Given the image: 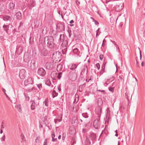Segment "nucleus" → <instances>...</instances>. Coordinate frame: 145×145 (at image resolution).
<instances>
[{
    "label": "nucleus",
    "instance_id": "49",
    "mask_svg": "<svg viewBox=\"0 0 145 145\" xmlns=\"http://www.w3.org/2000/svg\"><path fill=\"white\" fill-rule=\"evenodd\" d=\"M35 142H39V139L38 138V137H37L35 139Z\"/></svg>",
    "mask_w": 145,
    "mask_h": 145
},
{
    "label": "nucleus",
    "instance_id": "54",
    "mask_svg": "<svg viewBox=\"0 0 145 145\" xmlns=\"http://www.w3.org/2000/svg\"><path fill=\"white\" fill-rule=\"evenodd\" d=\"M108 84L109 83H107L106 82L104 84V86L106 87L107 86V85H108Z\"/></svg>",
    "mask_w": 145,
    "mask_h": 145
},
{
    "label": "nucleus",
    "instance_id": "35",
    "mask_svg": "<svg viewBox=\"0 0 145 145\" xmlns=\"http://www.w3.org/2000/svg\"><path fill=\"white\" fill-rule=\"evenodd\" d=\"M110 41L113 43V44H114L116 47L118 46V45L116 43V42L114 41H113L111 40H110Z\"/></svg>",
    "mask_w": 145,
    "mask_h": 145
},
{
    "label": "nucleus",
    "instance_id": "55",
    "mask_svg": "<svg viewBox=\"0 0 145 145\" xmlns=\"http://www.w3.org/2000/svg\"><path fill=\"white\" fill-rule=\"evenodd\" d=\"M106 111H107V113L108 114L109 112H110L109 108H107L106 110Z\"/></svg>",
    "mask_w": 145,
    "mask_h": 145
},
{
    "label": "nucleus",
    "instance_id": "52",
    "mask_svg": "<svg viewBox=\"0 0 145 145\" xmlns=\"http://www.w3.org/2000/svg\"><path fill=\"white\" fill-rule=\"evenodd\" d=\"M106 44L105 43H103L102 45V47H104L106 45Z\"/></svg>",
    "mask_w": 145,
    "mask_h": 145
},
{
    "label": "nucleus",
    "instance_id": "21",
    "mask_svg": "<svg viewBox=\"0 0 145 145\" xmlns=\"http://www.w3.org/2000/svg\"><path fill=\"white\" fill-rule=\"evenodd\" d=\"M46 67L47 68L49 69H50L53 68V67L52 66V64L51 63L48 64L46 66Z\"/></svg>",
    "mask_w": 145,
    "mask_h": 145
},
{
    "label": "nucleus",
    "instance_id": "28",
    "mask_svg": "<svg viewBox=\"0 0 145 145\" xmlns=\"http://www.w3.org/2000/svg\"><path fill=\"white\" fill-rule=\"evenodd\" d=\"M37 86L39 89V91H40L42 88V85L41 84H38L37 85Z\"/></svg>",
    "mask_w": 145,
    "mask_h": 145
},
{
    "label": "nucleus",
    "instance_id": "60",
    "mask_svg": "<svg viewBox=\"0 0 145 145\" xmlns=\"http://www.w3.org/2000/svg\"><path fill=\"white\" fill-rule=\"evenodd\" d=\"M76 101V98L75 97V98L74 99V102H73V104L75 103Z\"/></svg>",
    "mask_w": 145,
    "mask_h": 145
},
{
    "label": "nucleus",
    "instance_id": "13",
    "mask_svg": "<svg viewBox=\"0 0 145 145\" xmlns=\"http://www.w3.org/2000/svg\"><path fill=\"white\" fill-rule=\"evenodd\" d=\"M16 16L17 19L18 20H20L22 18V15L20 11H18L16 14Z\"/></svg>",
    "mask_w": 145,
    "mask_h": 145
},
{
    "label": "nucleus",
    "instance_id": "26",
    "mask_svg": "<svg viewBox=\"0 0 145 145\" xmlns=\"http://www.w3.org/2000/svg\"><path fill=\"white\" fill-rule=\"evenodd\" d=\"M9 26L8 25H6L5 26V29H4V30L6 31L7 33H8V31L9 30Z\"/></svg>",
    "mask_w": 145,
    "mask_h": 145
},
{
    "label": "nucleus",
    "instance_id": "42",
    "mask_svg": "<svg viewBox=\"0 0 145 145\" xmlns=\"http://www.w3.org/2000/svg\"><path fill=\"white\" fill-rule=\"evenodd\" d=\"M82 115L83 116V117L85 118H88V116L87 115H86V114H82Z\"/></svg>",
    "mask_w": 145,
    "mask_h": 145
},
{
    "label": "nucleus",
    "instance_id": "39",
    "mask_svg": "<svg viewBox=\"0 0 145 145\" xmlns=\"http://www.w3.org/2000/svg\"><path fill=\"white\" fill-rule=\"evenodd\" d=\"M99 57L100 59L102 60L103 59V54H101L99 55Z\"/></svg>",
    "mask_w": 145,
    "mask_h": 145
},
{
    "label": "nucleus",
    "instance_id": "5",
    "mask_svg": "<svg viewBox=\"0 0 145 145\" xmlns=\"http://www.w3.org/2000/svg\"><path fill=\"white\" fill-rule=\"evenodd\" d=\"M37 73L38 75L42 77L45 76L46 73L45 70L42 68H39Z\"/></svg>",
    "mask_w": 145,
    "mask_h": 145
},
{
    "label": "nucleus",
    "instance_id": "14",
    "mask_svg": "<svg viewBox=\"0 0 145 145\" xmlns=\"http://www.w3.org/2000/svg\"><path fill=\"white\" fill-rule=\"evenodd\" d=\"M57 73L55 71H52L51 74V77L53 80L56 79L55 77L56 76Z\"/></svg>",
    "mask_w": 145,
    "mask_h": 145
},
{
    "label": "nucleus",
    "instance_id": "63",
    "mask_svg": "<svg viewBox=\"0 0 145 145\" xmlns=\"http://www.w3.org/2000/svg\"><path fill=\"white\" fill-rule=\"evenodd\" d=\"M6 25H5V24L3 25V28L4 29H5V26H6Z\"/></svg>",
    "mask_w": 145,
    "mask_h": 145
},
{
    "label": "nucleus",
    "instance_id": "1",
    "mask_svg": "<svg viewBox=\"0 0 145 145\" xmlns=\"http://www.w3.org/2000/svg\"><path fill=\"white\" fill-rule=\"evenodd\" d=\"M47 38L46 41L47 42V46L48 47L51 48H54L55 44L54 42V39L53 37H45V39Z\"/></svg>",
    "mask_w": 145,
    "mask_h": 145
},
{
    "label": "nucleus",
    "instance_id": "23",
    "mask_svg": "<svg viewBox=\"0 0 145 145\" xmlns=\"http://www.w3.org/2000/svg\"><path fill=\"white\" fill-rule=\"evenodd\" d=\"M51 83L50 80L48 79H47L46 82L45 84L48 86H50L51 84Z\"/></svg>",
    "mask_w": 145,
    "mask_h": 145
},
{
    "label": "nucleus",
    "instance_id": "61",
    "mask_svg": "<svg viewBox=\"0 0 145 145\" xmlns=\"http://www.w3.org/2000/svg\"><path fill=\"white\" fill-rule=\"evenodd\" d=\"M61 138V135H59L58 137V139H60Z\"/></svg>",
    "mask_w": 145,
    "mask_h": 145
},
{
    "label": "nucleus",
    "instance_id": "17",
    "mask_svg": "<svg viewBox=\"0 0 145 145\" xmlns=\"http://www.w3.org/2000/svg\"><path fill=\"white\" fill-rule=\"evenodd\" d=\"M40 52L42 55L44 56H46L48 54L47 51L44 48H43V49H42L41 51Z\"/></svg>",
    "mask_w": 145,
    "mask_h": 145
},
{
    "label": "nucleus",
    "instance_id": "22",
    "mask_svg": "<svg viewBox=\"0 0 145 145\" xmlns=\"http://www.w3.org/2000/svg\"><path fill=\"white\" fill-rule=\"evenodd\" d=\"M58 95V93L56 92L55 90H53L52 92V97L53 98H54L57 97Z\"/></svg>",
    "mask_w": 145,
    "mask_h": 145
},
{
    "label": "nucleus",
    "instance_id": "12",
    "mask_svg": "<svg viewBox=\"0 0 145 145\" xmlns=\"http://www.w3.org/2000/svg\"><path fill=\"white\" fill-rule=\"evenodd\" d=\"M3 20L5 21H10L12 20V18L10 16L7 15H5L3 17Z\"/></svg>",
    "mask_w": 145,
    "mask_h": 145
},
{
    "label": "nucleus",
    "instance_id": "41",
    "mask_svg": "<svg viewBox=\"0 0 145 145\" xmlns=\"http://www.w3.org/2000/svg\"><path fill=\"white\" fill-rule=\"evenodd\" d=\"M5 135H4L1 138V141H4L5 139Z\"/></svg>",
    "mask_w": 145,
    "mask_h": 145
},
{
    "label": "nucleus",
    "instance_id": "62",
    "mask_svg": "<svg viewBox=\"0 0 145 145\" xmlns=\"http://www.w3.org/2000/svg\"><path fill=\"white\" fill-rule=\"evenodd\" d=\"M54 122L55 124H56L57 123V121L56 119H54Z\"/></svg>",
    "mask_w": 145,
    "mask_h": 145
},
{
    "label": "nucleus",
    "instance_id": "31",
    "mask_svg": "<svg viewBox=\"0 0 145 145\" xmlns=\"http://www.w3.org/2000/svg\"><path fill=\"white\" fill-rule=\"evenodd\" d=\"M24 96L26 99H27V100L29 101V97L28 96L27 94V93H25Z\"/></svg>",
    "mask_w": 145,
    "mask_h": 145
},
{
    "label": "nucleus",
    "instance_id": "2",
    "mask_svg": "<svg viewBox=\"0 0 145 145\" xmlns=\"http://www.w3.org/2000/svg\"><path fill=\"white\" fill-rule=\"evenodd\" d=\"M67 37L63 34H61L60 35L59 40L60 42H62L61 44L63 46V44L65 46H67L68 45V41Z\"/></svg>",
    "mask_w": 145,
    "mask_h": 145
},
{
    "label": "nucleus",
    "instance_id": "7",
    "mask_svg": "<svg viewBox=\"0 0 145 145\" xmlns=\"http://www.w3.org/2000/svg\"><path fill=\"white\" fill-rule=\"evenodd\" d=\"M25 70L23 69L20 70L19 75L20 78L21 79H24L25 78Z\"/></svg>",
    "mask_w": 145,
    "mask_h": 145
},
{
    "label": "nucleus",
    "instance_id": "19",
    "mask_svg": "<svg viewBox=\"0 0 145 145\" xmlns=\"http://www.w3.org/2000/svg\"><path fill=\"white\" fill-rule=\"evenodd\" d=\"M63 68V65L61 64L58 65L57 67V71H61Z\"/></svg>",
    "mask_w": 145,
    "mask_h": 145
},
{
    "label": "nucleus",
    "instance_id": "56",
    "mask_svg": "<svg viewBox=\"0 0 145 145\" xmlns=\"http://www.w3.org/2000/svg\"><path fill=\"white\" fill-rule=\"evenodd\" d=\"M4 124V123L3 122H2V123L1 128H4V125H3Z\"/></svg>",
    "mask_w": 145,
    "mask_h": 145
},
{
    "label": "nucleus",
    "instance_id": "58",
    "mask_svg": "<svg viewBox=\"0 0 145 145\" xmlns=\"http://www.w3.org/2000/svg\"><path fill=\"white\" fill-rule=\"evenodd\" d=\"M2 91L4 92V93H6V90L4 88L2 89Z\"/></svg>",
    "mask_w": 145,
    "mask_h": 145
},
{
    "label": "nucleus",
    "instance_id": "9",
    "mask_svg": "<svg viewBox=\"0 0 145 145\" xmlns=\"http://www.w3.org/2000/svg\"><path fill=\"white\" fill-rule=\"evenodd\" d=\"M35 61L34 59H32L31 61V65L29 67V68L30 69L33 70L35 69L36 68V66L35 65Z\"/></svg>",
    "mask_w": 145,
    "mask_h": 145
},
{
    "label": "nucleus",
    "instance_id": "29",
    "mask_svg": "<svg viewBox=\"0 0 145 145\" xmlns=\"http://www.w3.org/2000/svg\"><path fill=\"white\" fill-rule=\"evenodd\" d=\"M62 117L60 115H58V118L56 119L57 121H58L59 122H61L62 120Z\"/></svg>",
    "mask_w": 145,
    "mask_h": 145
},
{
    "label": "nucleus",
    "instance_id": "4",
    "mask_svg": "<svg viewBox=\"0 0 145 145\" xmlns=\"http://www.w3.org/2000/svg\"><path fill=\"white\" fill-rule=\"evenodd\" d=\"M95 117L100 118L101 113V108L100 106H97L95 110Z\"/></svg>",
    "mask_w": 145,
    "mask_h": 145
},
{
    "label": "nucleus",
    "instance_id": "3",
    "mask_svg": "<svg viewBox=\"0 0 145 145\" xmlns=\"http://www.w3.org/2000/svg\"><path fill=\"white\" fill-rule=\"evenodd\" d=\"M100 118L95 117L93 121V126L96 129H98L100 127Z\"/></svg>",
    "mask_w": 145,
    "mask_h": 145
},
{
    "label": "nucleus",
    "instance_id": "44",
    "mask_svg": "<svg viewBox=\"0 0 145 145\" xmlns=\"http://www.w3.org/2000/svg\"><path fill=\"white\" fill-rule=\"evenodd\" d=\"M73 74H74V77H73V79H76V74L75 73H73Z\"/></svg>",
    "mask_w": 145,
    "mask_h": 145
},
{
    "label": "nucleus",
    "instance_id": "46",
    "mask_svg": "<svg viewBox=\"0 0 145 145\" xmlns=\"http://www.w3.org/2000/svg\"><path fill=\"white\" fill-rule=\"evenodd\" d=\"M76 2L78 5H79L80 4V2L78 0H76Z\"/></svg>",
    "mask_w": 145,
    "mask_h": 145
},
{
    "label": "nucleus",
    "instance_id": "64",
    "mask_svg": "<svg viewBox=\"0 0 145 145\" xmlns=\"http://www.w3.org/2000/svg\"><path fill=\"white\" fill-rule=\"evenodd\" d=\"M106 42V41L105 39H104L103 41V43H105Z\"/></svg>",
    "mask_w": 145,
    "mask_h": 145
},
{
    "label": "nucleus",
    "instance_id": "47",
    "mask_svg": "<svg viewBox=\"0 0 145 145\" xmlns=\"http://www.w3.org/2000/svg\"><path fill=\"white\" fill-rule=\"evenodd\" d=\"M115 132L116 133V134L115 135V136H116V137H118V131H117V130L115 131Z\"/></svg>",
    "mask_w": 145,
    "mask_h": 145
},
{
    "label": "nucleus",
    "instance_id": "11",
    "mask_svg": "<svg viewBox=\"0 0 145 145\" xmlns=\"http://www.w3.org/2000/svg\"><path fill=\"white\" fill-rule=\"evenodd\" d=\"M15 3L13 1L10 2L8 5V8L11 10L13 11L15 7Z\"/></svg>",
    "mask_w": 145,
    "mask_h": 145
},
{
    "label": "nucleus",
    "instance_id": "15",
    "mask_svg": "<svg viewBox=\"0 0 145 145\" xmlns=\"http://www.w3.org/2000/svg\"><path fill=\"white\" fill-rule=\"evenodd\" d=\"M61 46L62 47V53L63 54H66L67 51V46H65L64 44L63 45H62V44H61Z\"/></svg>",
    "mask_w": 145,
    "mask_h": 145
},
{
    "label": "nucleus",
    "instance_id": "34",
    "mask_svg": "<svg viewBox=\"0 0 145 145\" xmlns=\"http://www.w3.org/2000/svg\"><path fill=\"white\" fill-rule=\"evenodd\" d=\"M96 67H97L98 70H99L100 68V65L99 63H97L96 64Z\"/></svg>",
    "mask_w": 145,
    "mask_h": 145
},
{
    "label": "nucleus",
    "instance_id": "6",
    "mask_svg": "<svg viewBox=\"0 0 145 145\" xmlns=\"http://www.w3.org/2000/svg\"><path fill=\"white\" fill-rule=\"evenodd\" d=\"M123 3L120 4H118L115 6L114 9L117 12L121 11L123 8Z\"/></svg>",
    "mask_w": 145,
    "mask_h": 145
},
{
    "label": "nucleus",
    "instance_id": "53",
    "mask_svg": "<svg viewBox=\"0 0 145 145\" xmlns=\"http://www.w3.org/2000/svg\"><path fill=\"white\" fill-rule=\"evenodd\" d=\"M5 95L6 96V97L8 99H9L10 98L9 97L8 95H7V94H6V93H5Z\"/></svg>",
    "mask_w": 145,
    "mask_h": 145
},
{
    "label": "nucleus",
    "instance_id": "33",
    "mask_svg": "<svg viewBox=\"0 0 145 145\" xmlns=\"http://www.w3.org/2000/svg\"><path fill=\"white\" fill-rule=\"evenodd\" d=\"M21 136L22 141H23L24 140V139L25 138V136L24 134L22 133L21 135Z\"/></svg>",
    "mask_w": 145,
    "mask_h": 145
},
{
    "label": "nucleus",
    "instance_id": "51",
    "mask_svg": "<svg viewBox=\"0 0 145 145\" xmlns=\"http://www.w3.org/2000/svg\"><path fill=\"white\" fill-rule=\"evenodd\" d=\"M34 88V87H33L30 89H29L28 90L29 92H31L33 89Z\"/></svg>",
    "mask_w": 145,
    "mask_h": 145
},
{
    "label": "nucleus",
    "instance_id": "27",
    "mask_svg": "<svg viewBox=\"0 0 145 145\" xmlns=\"http://www.w3.org/2000/svg\"><path fill=\"white\" fill-rule=\"evenodd\" d=\"M124 76L123 75L120 76L119 78L121 80V81L123 83L124 81Z\"/></svg>",
    "mask_w": 145,
    "mask_h": 145
},
{
    "label": "nucleus",
    "instance_id": "20",
    "mask_svg": "<svg viewBox=\"0 0 145 145\" xmlns=\"http://www.w3.org/2000/svg\"><path fill=\"white\" fill-rule=\"evenodd\" d=\"M84 84H82L81 86H80L79 87L78 91L80 92H81L84 89L85 86H84Z\"/></svg>",
    "mask_w": 145,
    "mask_h": 145
},
{
    "label": "nucleus",
    "instance_id": "57",
    "mask_svg": "<svg viewBox=\"0 0 145 145\" xmlns=\"http://www.w3.org/2000/svg\"><path fill=\"white\" fill-rule=\"evenodd\" d=\"M74 22V21L73 20H71L70 22V23L71 24L73 23Z\"/></svg>",
    "mask_w": 145,
    "mask_h": 145
},
{
    "label": "nucleus",
    "instance_id": "25",
    "mask_svg": "<svg viewBox=\"0 0 145 145\" xmlns=\"http://www.w3.org/2000/svg\"><path fill=\"white\" fill-rule=\"evenodd\" d=\"M73 52L74 53L78 54L79 53V51L77 48H75L73 49Z\"/></svg>",
    "mask_w": 145,
    "mask_h": 145
},
{
    "label": "nucleus",
    "instance_id": "30",
    "mask_svg": "<svg viewBox=\"0 0 145 145\" xmlns=\"http://www.w3.org/2000/svg\"><path fill=\"white\" fill-rule=\"evenodd\" d=\"M62 74V72H60L58 73L57 77L60 80V79L61 77Z\"/></svg>",
    "mask_w": 145,
    "mask_h": 145
},
{
    "label": "nucleus",
    "instance_id": "59",
    "mask_svg": "<svg viewBox=\"0 0 145 145\" xmlns=\"http://www.w3.org/2000/svg\"><path fill=\"white\" fill-rule=\"evenodd\" d=\"M76 143V141H74L73 143L71 145H74V144Z\"/></svg>",
    "mask_w": 145,
    "mask_h": 145
},
{
    "label": "nucleus",
    "instance_id": "43",
    "mask_svg": "<svg viewBox=\"0 0 145 145\" xmlns=\"http://www.w3.org/2000/svg\"><path fill=\"white\" fill-rule=\"evenodd\" d=\"M52 138H54L55 136L54 132H53L52 133Z\"/></svg>",
    "mask_w": 145,
    "mask_h": 145
},
{
    "label": "nucleus",
    "instance_id": "36",
    "mask_svg": "<svg viewBox=\"0 0 145 145\" xmlns=\"http://www.w3.org/2000/svg\"><path fill=\"white\" fill-rule=\"evenodd\" d=\"M108 90L109 91L113 92L114 91V88L112 87H110L108 88Z\"/></svg>",
    "mask_w": 145,
    "mask_h": 145
},
{
    "label": "nucleus",
    "instance_id": "24",
    "mask_svg": "<svg viewBox=\"0 0 145 145\" xmlns=\"http://www.w3.org/2000/svg\"><path fill=\"white\" fill-rule=\"evenodd\" d=\"M44 104H45V106H47L48 105V99L47 98L43 102Z\"/></svg>",
    "mask_w": 145,
    "mask_h": 145
},
{
    "label": "nucleus",
    "instance_id": "50",
    "mask_svg": "<svg viewBox=\"0 0 145 145\" xmlns=\"http://www.w3.org/2000/svg\"><path fill=\"white\" fill-rule=\"evenodd\" d=\"M55 53H56V54H58L59 55V54L60 53V56H61V55H62L61 54V53H60L59 52H55Z\"/></svg>",
    "mask_w": 145,
    "mask_h": 145
},
{
    "label": "nucleus",
    "instance_id": "45",
    "mask_svg": "<svg viewBox=\"0 0 145 145\" xmlns=\"http://www.w3.org/2000/svg\"><path fill=\"white\" fill-rule=\"evenodd\" d=\"M57 140V138H52V141L53 142H56V141Z\"/></svg>",
    "mask_w": 145,
    "mask_h": 145
},
{
    "label": "nucleus",
    "instance_id": "8",
    "mask_svg": "<svg viewBox=\"0 0 145 145\" xmlns=\"http://www.w3.org/2000/svg\"><path fill=\"white\" fill-rule=\"evenodd\" d=\"M28 7H29L30 10H31L32 8L35 7L36 5V1L35 0H32L30 1L28 4L27 5Z\"/></svg>",
    "mask_w": 145,
    "mask_h": 145
},
{
    "label": "nucleus",
    "instance_id": "16",
    "mask_svg": "<svg viewBox=\"0 0 145 145\" xmlns=\"http://www.w3.org/2000/svg\"><path fill=\"white\" fill-rule=\"evenodd\" d=\"M78 65H77L75 64L72 63L70 67V69L72 70H74L77 68Z\"/></svg>",
    "mask_w": 145,
    "mask_h": 145
},
{
    "label": "nucleus",
    "instance_id": "37",
    "mask_svg": "<svg viewBox=\"0 0 145 145\" xmlns=\"http://www.w3.org/2000/svg\"><path fill=\"white\" fill-rule=\"evenodd\" d=\"M47 140L48 139L47 138H46L45 139V140L44 142L43 145H47Z\"/></svg>",
    "mask_w": 145,
    "mask_h": 145
},
{
    "label": "nucleus",
    "instance_id": "32",
    "mask_svg": "<svg viewBox=\"0 0 145 145\" xmlns=\"http://www.w3.org/2000/svg\"><path fill=\"white\" fill-rule=\"evenodd\" d=\"M105 69V67H104L103 66V67H102L101 71L100 72L101 74H102L103 73H104V72Z\"/></svg>",
    "mask_w": 145,
    "mask_h": 145
},
{
    "label": "nucleus",
    "instance_id": "10",
    "mask_svg": "<svg viewBox=\"0 0 145 145\" xmlns=\"http://www.w3.org/2000/svg\"><path fill=\"white\" fill-rule=\"evenodd\" d=\"M33 84V80L31 78H30L27 79L25 80L24 81V85L27 86L29 84Z\"/></svg>",
    "mask_w": 145,
    "mask_h": 145
},
{
    "label": "nucleus",
    "instance_id": "40",
    "mask_svg": "<svg viewBox=\"0 0 145 145\" xmlns=\"http://www.w3.org/2000/svg\"><path fill=\"white\" fill-rule=\"evenodd\" d=\"M93 20H94V23L96 25H97L98 24H99V22L97 21L96 20H95L94 19H93V18H92Z\"/></svg>",
    "mask_w": 145,
    "mask_h": 145
},
{
    "label": "nucleus",
    "instance_id": "38",
    "mask_svg": "<svg viewBox=\"0 0 145 145\" xmlns=\"http://www.w3.org/2000/svg\"><path fill=\"white\" fill-rule=\"evenodd\" d=\"M116 51L119 54H120V50L118 46L116 47Z\"/></svg>",
    "mask_w": 145,
    "mask_h": 145
},
{
    "label": "nucleus",
    "instance_id": "18",
    "mask_svg": "<svg viewBox=\"0 0 145 145\" xmlns=\"http://www.w3.org/2000/svg\"><path fill=\"white\" fill-rule=\"evenodd\" d=\"M32 104L31 106V109L32 110H34L35 109V102L34 100L32 101Z\"/></svg>",
    "mask_w": 145,
    "mask_h": 145
},
{
    "label": "nucleus",
    "instance_id": "48",
    "mask_svg": "<svg viewBox=\"0 0 145 145\" xmlns=\"http://www.w3.org/2000/svg\"><path fill=\"white\" fill-rule=\"evenodd\" d=\"M23 25V23L22 22H20V25L19 26L18 28H19V27H20L21 25Z\"/></svg>",
    "mask_w": 145,
    "mask_h": 145
}]
</instances>
